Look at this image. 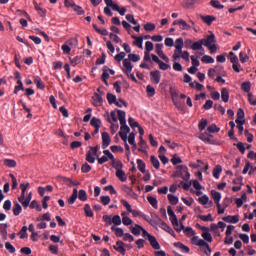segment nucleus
<instances>
[{"instance_id":"nucleus-16","label":"nucleus","mask_w":256,"mask_h":256,"mask_svg":"<svg viewBox=\"0 0 256 256\" xmlns=\"http://www.w3.org/2000/svg\"><path fill=\"white\" fill-rule=\"evenodd\" d=\"M225 72L221 73L219 71V68H210L208 70V77H210V79H215V75H223V77H225Z\"/></svg>"},{"instance_id":"nucleus-26","label":"nucleus","mask_w":256,"mask_h":256,"mask_svg":"<svg viewBox=\"0 0 256 256\" xmlns=\"http://www.w3.org/2000/svg\"><path fill=\"white\" fill-rule=\"evenodd\" d=\"M132 39H135V41L133 42L134 45H136V47H138L139 49H143V37L142 36H133L132 35Z\"/></svg>"},{"instance_id":"nucleus-13","label":"nucleus","mask_w":256,"mask_h":256,"mask_svg":"<svg viewBox=\"0 0 256 256\" xmlns=\"http://www.w3.org/2000/svg\"><path fill=\"white\" fill-rule=\"evenodd\" d=\"M123 71L124 73H131V71H133V64H131V60L130 59H124L123 60Z\"/></svg>"},{"instance_id":"nucleus-57","label":"nucleus","mask_w":256,"mask_h":256,"mask_svg":"<svg viewBox=\"0 0 256 256\" xmlns=\"http://www.w3.org/2000/svg\"><path fill=\"white\" fill-rule=\"evenodd\" d=\"M207 119H202L199 124H198V128L200 131H205V127H207Z\"/></svg>"},{"instance_id":"nucleus-9","label":"nucleus","mask_w":256,"mask_h":256,"mask_svg":"<svg viewBox=\"0 0 256 256\" xmlns=\"http://www.w3.org/2000/svg\"><path fill=\"white\" fill-rule=\"evenodd\" d=\"M150 79L153 83H155L156 85H159V83L161 81V72L159 70L151 71Z\"/></svg>"},{"instance_id":"nucleus-62","label":"nucleus","mask_w":256,"mask_h":256,"mask_svg":"<svg viewBox=\"0 0 256 256\" xmlns=\"http://www.w3.org/2000/svg\"><path fill=\"white\" fill-rule=\"evenodd\" d=\"M145 31H155V24L153 23H146L144 25Z\"/></svg>"},{"instance_id":"nucleus-49","label":"nucleus","mask_w":256,"mask_h":256,"mask_svg":"<svg viewBox=\"0 0 256 256\" xmlns=\"http://www.w3.org/2000/svg\"><path fill=\"white\" fill-rule=\"evenodd\" d=\"M78 199L80 201H87V192L85 190H79Z\"/></svg>"},{"instance_id":"nucleus-38","label":"nucleus","mask_w":256,"mask_h":256,"mask_svg":"<svg viewBox=\"0 0 256 256\" xmlns=\"http://www.w3.org/2000/svg\"><path fill=\"white\" fill-rule=\"evenodd\" d=\"M210 5L211 7H214V9H223L225 7L219 0H211Z\"/></svg>"},{"instance_id":"nucleus-53","label":"nucleus","mask_w":256,"mask_h":256,"mask_svg":"<svg viewBox=\"0 0 256 256\" xmlns=\"http://www.w3.org/2000/svg\"><path fill=\"white\" fill-rule=\"evenodd\" d=\"M100 201H101L102 205L107 206V205H109V203H111V197L101 196Z\"/></svg>"},{"instance_id":"nucleus-8","label":"nucleus","mask_w":256,"mask_h":256,"mask_svg":"<svg viewBox=\"0 0 256 256\" xmlns=\"http://www.w3.org/2000/svg\"><path fill=\"white\" fill-rule=\"evenodd\" d=\"M198 137L201 141L207 143L208 145H215V140L210 138L213 137V135H209L207 132L201 133Z\"/></svg>"},{"instance_id":"nucleus-20","label":"nucleus","mask_w":256,"mask_h":256,"mask_svg":"<svg viewBox=\"0 0 256 256\" xmlns=\"http://www.w3.org/2000/svg\"><path fill=\"white\" fill-rule=\"evenodd\" d=\"M174 247H177V249H180V251H182V253H189V251H191V249H189L188 246L184 245L181 242H175Z\"/></svg>"},{"instance_id":"nucleus-56","label":"nucleus","mask_w":256,"mask_h":256,"mask_svg":"<svg viewBox=\"0 0 256 256\" xmlns=\"http://www.w3.org/2000/svg\"><path fill=\"white\" fill-rule=\"evenodd\" d=\"M151 51H153V42L147 41L145 43V52L146 53H151Z\"/></svg>"},{"instance_id":"nucleus-50","label":"nucleus","mask_w":256,"mask_h":256,"mask_svg":"<svg viewBox=\"0 0 256 256\" xmlns=\"http://www.w3.org/2000/svg\"><path fill=\"white\" fill-rule=\"evenodd\" d=\"M202 63H215V59H213V57L209 56V55H204L201 58Z\"/></svg>"},{"instance_id":"nucleus-37","label":"nucleus","mask_w":256,"mask_h":256,"mask_svg":"<svg viewBox=\"0 0 256 256\" xmlns=\"http://www.w3.org/2000/svg\"><path fill=\"white\" fill-rule=\"evenodd\" d=\"M84 213L86 217H93V210L91 209V205L85 204L84 205Z\"/></svg>"},{"instance_id":"nucleus-21","label":"nucleus","mask_w":256,"mask_h":256,"mask_svg":"<svg viewBox=\"0 0 256 256\" xmlns=\"http://www.w3.org/2000/svg\"><path fill=\"white\" fill-rule=\"evenodd\" d=\"M201 19L206 25H211L213 21H217V18L215 16L207 15V16H201Z\"/></svg>"},{"instance_id":"nucleus-34","label":"nucleus","mask_w":256,"mask_h":256,"mask_svg":"<svg viewBox=\"0 0 256 256\" xmlns=\"http://www.w3.org/2000/svg\"><path fill=\"white\" fill-rule=\"evenodd\" d=\"M21 211H23V208L21 207V204L16 202L14 204V208H13V214L15 215V217L20 215Z\"/></svg>"},{"instance_id":"nucleus-17","label":"nucleus","mask_w":256,"mask_h":256,"mask_svg":"<svg viewBox=\"0 0 256 256\" xmlns=\"http://www.w3.org/2000/svg\"><path fill=\"white\" fill-rule=\"evenodd\" d=\"M222 220L225 221V223H239V216L238 215H228V216H224L222 218Z\"/></svg>"},{"instance_id":"nucleus-64","label":"nucleus","mask_w":256,"mask_h":256,"mask_svg":"<svg viewBox=\"0 0 256 256\" xmlns=\"http://www.w3.org/2000/svg\"><path fill=\"white\" fill-rule=\"evenodd\" d=\"M248 101L250 105H256V98L252 93H248Z\"/></svg>"},{"instance_id":"nucleus-14","label":"nucleus","mask_w":256,"mask_h":256,"mask_svg":"<svg viewBox=\"0 0 256 256\" xmlns=\"http://www.w3.org/2000/svg\"><path fill=\"white\" fill-rule=\"evenodd\" d=\"M107 101L109 103V105H116V107H121V104H119V102L117 101V96H115L112 93H108L107 94Z\"/></svg>"},{"instance_id":"nucleus-2","label":"nucleus","mask_w":256,"mask_h":256,"mask_svg":"<svg viewBox=\"0 0 256 256\" xmlns=\"http://www.w3.org/2000/svg\"><path fill=\"white\" fill-rule=\"evenodd\" d=\"M173 177H181L184 181H189L191 174H189V169L185 165H179L176 167V172Z\"/></svg>"},{"instance_id":"nucleus-3","label":"nucleus","mask_w":256,"mask_h":256,"mask_svg":"<svg viewBox=\"0 0 256 256\" xmlns=\"http://www.w3.org/2000/svg\"><path fill=\"white\" fill-rule=\"evenodd\" d=\"M103 91H101V88L97 89V92L94 93L92 99L94 101V105H96V107H99L101 105H103Z\"/></svg>"},{"instance_id":"nucleus-15","label":"nucleus","mask_w":256,"mask_h":256,"mask_svg":"<svg viewBox=\"0 0 256 256\" xmlns=\"http://www.w3.org/2000/svg\"><path fill=\"white\" fill-rule=\"evenodd\" d=\"M190 49H192V51H204L203 40L200 39L196 42H193V44L190 46Z\"/></svg>"},{"instance_id":"nucleus-48","label":"nucleus","mask_w":256,"mask_h":256,"mask_svg":"<svg viewBox=\"0 0 256 256\" xmlns=\"http://www.w3.org/2000/svg\"><path fill=\"white\" fill-rule=\"evenodd\" d=\"M175 49H178V51L183 50V38H177L175 41Z\"/></svg>"},{"instance_id":"nucleus-28","label":"nucleus","mask_w":256,"mask_h":256,"mask_svg":"<svg viewBox=\"0 0 256 256\" xmlns=\"http://www.w3.org/2000/svg\"><path fill=\"white\" fill-rule=\"evenodd\" d=\"M211 196H212V199L214 200V203H216V205H219V201H221V193L215 190H212Z\"/></svg>"},{"instance_id":"nucleus-7","label":"nucleus","mask_w":256,"mask_h":256,"mask_svg":"<svg viewBox=\"0 0 256 256\" xmlns=\"http://www.w3.org/2000/svg\"><path fill=\"white\" fill-rule=\"evenodd\" d=\"M199 229L203 231L202 237L204 238V241H207L208 243H212L213 236H211V233H209V228L205 226H199Z\"/></svg>"},{"instance_id":"nucleus-58","label":"nucleus","mask_w":256,"mask_h":256,"mask_svg":"<svg viewBox=\"0 0 256 256\" xmlns=\"http://www.w3.org/2000/svg\"><path fill=\"white\" fill-rule=\"evenodd\" d=\"M198 201L201 203V205H207V203H209V196L203 195L202 197L198 198Z\"/></svg>"},{"instance_id":"nucleus-61","label":"nucleus","mask_w":256,"mask_h":256,"mask_svg":"<svg viewBox=\"0 0 256 256\" xmlns=\"http://www.w3.org/2000/svg\"><path fill=\"white\" fill-rule=\"evenodd\" d=\"M239 57H240L241 63H247V61H249V57L247 56V54L243 52L239 53Z\"/></svg>"},{"instance_id":"nucleus-42","label":"nucleus","mask_w":256,"mask_h":256,"mask_svg":"<svg viewBox=\"0 0 256 256\" xmlns=\"http://www.w3.org/2000/svg\"><path fill=\"white\" fill-rule=\"evenodd\" d=\"M108 123H117V113L115 111L110 112V117L107 118Z\"/></svg>"},{"instance_id":"nucleus-40","label":"nucleus","mask_w":256,"mask_h":256,"mask_svg":"<svg viewBox=\"0 0 256 256\" xmlns=\"http://www.w3.org/2000/svg\"><path fill=\"white\" fill-rule=\"evenodd\" d=\"M136 163L141 173H144V174L147 173V171L145 170V162H143L141 159H137Z\"/></svg>"},{"instance_id":"nucleus-6","label":"nucleus","mask_w":256,"mask_h":256,"mask_svg":"<svg viewBox=\"0 0 256 256\" xmlns=\"http://www.w3.org/2000/svg\"><path fill=\"white\" fill-rule=\"evenodd\" d=\"M172 25H179L181 31H189L191 29V25L183 19L174 20Z\"/></svg>"},{"instance_id":"nucleus-18","label":"nucleus","mask_w":256,"mask_h":256,"mask_svg":"<svg viewBox=\"0 0 256 256\" xmlns=\"http://www.w3.org/2000/svg\"><path fill=\"white\" fill-rule=\"evenodd\" d=\"M148 241L151 247L154 248L156 251H159V249H161V245H159V242L157 241V238H155V236H150V239Z\"/></svg>"},{"instance_id":"nucleus-60","label":"nucleus","mask_w":256,"mask_h":256,"mask_svg":"<svg viewBox=\"0 0 256 256\" xmlns=\"http://www.w3.org/2000/svg\"><path fill=\"white\" fill-rule=\"evenodd\" d=\"M5 249L9 251V253H15V247L11 245L10 242L5 243Z\"/></svg>"},{"instance_id":"nucleus-45","label":"nucleus","mask_w":256,"mask_h":256,"mask_svg":"<svg viewBox=\"0 0 256 256\" xmlns=\"http://www.w3.org/2000/svg\"><path fill=\"white\" fill-rule=\"evenodd\" d=\"M182 231H184V233L187 237L195 236V231L191 227H186V228L184 227V229H182Z\"/></svg>"},{"instance_id":"nucleus-39","label":"nucleus","mask_w":256,"mask_h":256,"mask_svg":"<svg viewBox=\"0 0 256 256\" xmlns=\"http://www.w3.org/2000/svg\"><path fill=\"white\" fill-rule=\"evenodd\" d=\"M168 201L171 205H177V203H179V198L173 194H168Z\"/></svg>"},{"instance_id":"nucleus-23","label":"nucleus","mask_w":256,"mask_h":256,"mask_svg":"<svg viewBox=\"0 0 256 256\" xmlns=\"http://www.w3.org/2000/svg\"><path fill=\"white\" fill-rule=\"evenodd\" d=\"M221 99L224 103H229V90L227 88L221 89Z\"/></svg>"},{"instance_id":"nucleus-1","label":"nucleus","mask_w":256,"mask_h":256,"mask_svg":"<svg viewBox=\"0 0 256 256\" xmlns=\"http://www.w3.org/2000/svg\"><path fill=\"white\" fill-rule=\"evenodd\" d=\"M204 47L209 49L210 53H217V39L215 38V34L211 33L207 35L205 38L201 39Z\"/></svg>"},{"instance_id":"nucleus-11","label":"nucleus","mask_w":256,"mask_h":256,"mask_svg":"<svg viewBox=\"0 0 256 256\" xmlns=\"http://www.w3.org/2000/svg\"><path fill=\"white\" fill-rule=\"evenodd\" d=\"M113 249H115V251H118V253H121V255H125L126 253L125 243L121 240H118L116 242V245L113 246Z\"/></svg>"},{"instance_id":"nucleus-47","label":"nucleus","mask_w":256,"mask_h":256,"mask_svg":"<svg viewBox=\"0 0 256 256\" xmlns=\"http://www.w3.org/2000/svg\"><path fill=\"white\" fill-rule=\"evenodd\" d=\"M111 231L115 232L116 237H123V235H124L123 230L121 228H117L115 226L111 227Z\"/></svg>"},{"instance_id":"nucleus-22","label":"nucleus","mask_w":256,"mask_h":256,"mask_svg":"<svg viewBox=\"0 0 256 256\" xmlns=\"http://www.w3.org/2000/svg\"><path fill=\"white\" fill-rule=\"evenodd\" d=\"M34 83L37 87V89H45V83H43V80H41V77L34 76Z\"/></svg>"},{"instance_id":"nucleus-52","label":"nucleus","mask_w":256,"mask_h":256,"mask_svg":"<svg viewBox=\"0 0 256 256\" xmlns=\"http://www.w3.org/2000/svg\"><path fill=\"white\" fill-rule=\"evenodd\" d=\"M34 9L37 10V13L40 15V17H45V10L39 7V4H37L36 2H34Z\"/></svg>"},{"instance_id":"nucleus-19","label":"nucleus","mask_w":256,"mask_h":256,"mask_svg":"<svg viewBox=\"0 0 256 256\" xmlns=\"http://www.w3.org/2000/svg\"><path fill=\"white\" fill-rule=\"evenodd\" d=\"M193 245H196L197 247H203L204 245H207V242L203 239H199V236H194L192 238Z\"/></svg>"},{"instance_id":"nucleus-41","label":"nucleus","mask_w":256,"mask_h":256,"mask_svg":"<svg viewBox=\"0 0 256 256\" xmlns=\"http://www.w3.org/2000/svg\"><path fill=\"white\" fill-rule=\"evenodd\" d=\"M241 89L242 91H244L245 93H249V91H251V82L247 81V82H243L241 84Z\"/></svg>"},{"instance_id":"nucleus-55","label":"nucleus","mask_w":256,"mask_h":256,"mask_svg":"<svg viewBox=\"0 0 256 256\" xmlns=\"http://www.w3.org/2000/svg\"><path fill=\"white\" fill-rule=\"evenodd\" d=\"M229 59L232 64L239 63V57H237V55H235V53H233V52L229 53Z\"/></svg>"},{"instance_id":"nucleus-44","label":"nucleus","mask_w":256,"mask_h":256,"mask_svg":"<svg viewBox=\"0 0 256 256\" xmlns=\"http://www.w3.org/2000/svg\"><path fill=\"white\" fill-rule=\"evenodd\" d=\"M208 133H219V131H221V128L217 127L216 124H211L208 128H207Z\"/></svg>"},{"instance_id":"nucleus-35","label":"nucleus","mask_w":256,"mask_h":256,"mask_svg":"<svg viewBox=\"0 0 256 256\" xmlns=\"http://www.w3.org/2000/svg\"><path fill=\"white\" fill-rule=\"evenodd\" d=\"M150 161L154 169H159V167H161V163L159 162V159H157V157L151 156Z\"/></svg>"},{"instance_id":"nucleus-5","label":"nucleus","mask_w":256,"mask_h":256,"mask_svg":"<svg viewBox=\"0 0 256 256\" xmlns=\"http://www.w3.org/2000/svg\"><path fill=\"white\" fill-rule=\"evenodd\" d=\"M158 221L160 229H163V231H166V233H169V235L175 237V231L173 228H171V226H168L167 223H165V221L161 220L160 218H158Z\"/></svg>"},{"instance_id":"nucleus-31","label":"nucleus","mask_w":256,"mask_h":256,"mask_svg":"<svg viewBox=\"0 0 256 256\" xmlns=\"http://www.w3.org/2000/svg\"><path fill=\"white\" fill-rule=\"evenodd\" d=\"M90 125H91V127H94V128H101V119H99L97 117H93L90 120Z\"/></svg>"},{"instance_id":"nucleus-4","label":"nucleus","mask_w":256,"mask_h":256,"mask_svg":"<svg viewBox=\"0 0 256 256\" xmlns=\"http://www.w3.org/2000/svg\"><path fill=\"white\" fill-rule=\"evenodd\" d=\"M170 221H171L175 231H177L178 233H181V231H183V229H185V225H183V223H180V226H179V220L177 219V215L170 216Z\"/></svg>"},{"instance_id":"nucleus-27","label":"nucleus","mask_w":256,"mask_h":256,"mask_svg":"<svg viewBox=\"0 0 256 256\" xmlns=\"http://www.w3.org/2000/svg\"><path fill=\"white\" fill-rule=\"evenodd\" d=\"M122 191H124L125 194H127L129 197H133L137 194H135V191H133V188L127 186V185H123L122 186Z\"/></svg>"},{"instance_id":"nucleus-43","label":"nucleus","mask_w":256,"mask_h":256,"mask_svg":"<svg viewBox=\"0 0 256 256\" xmlns=\"http://www.w3.org/2000/svg\"><path fill=\"white\" fill-rule=\"evenodd\" d=\"M147 201L148 203L151 204V206L153 207V209H157L158 206H157V198L153 197V196H148L147 197Z\"/></svg>"},{"instance_id":"nucleus-59","label":"nucleus","mask_w":256,"mask_h":256,"mask_svg":"<svg viewBox=\"0 0 256 256\" xmlns=\"http://www.w3.org/2000/svg\"><path fill=\"white\" fill-rule=\"evenodd\" d=\"M199 219H201V221H213V216H211V214L208 215H199Z\"/></svg>"},{"instance_id":"nucleus-54","label":"nucleus","mask_w":256,"mask_h":256,"mask_svg":"<svg viewBox=\"0 0 256 256\" xmlns=\"http://www.w3.org/2000/svg\"><path fill=\"white\" fill-rule=\"evenodd\" d=\"M146 93L148 95V97H153L155 95V88H153V86L148 85L146 87Z\"/></svg>"},{"instance_id":"nucleus-36","label":"nucleus","mask_w":256,"mask_h":256,"mask_svg":"<svg viewBox=\"0 0 256 256\" xmlns=\"http://www.w3.org/2000/svg\"><path fill=\"white\" fill-rule=\"evenodd\" d=\"M112 167L116 169V171H121L123 170V162H121V160H114V162H112Z\"/></svg>"},{"instance_id":"nucleus-24","label":"nucleus","mask_w":256,"mask_h":256,"mask_svg":"<svg viewBox=\"0 0 256 256\" xmlns=\"http://www.w3.org/2000/svg\"><path fill=\"white\" fill-rule=\"evenodd\" d=\"M78 195H79V191L77 190V188H74L71 197L68 199L69 205H73V203L77 201Z\"/></svg>"},{"instance_id":"nucleus-30","label":"nucleus","mask_w":256,"mask_h":256,"mask_svg":"<svg viewBox=\"0 0 256 256\" xmlns=\"http://www.w3.org/2000/svg\"><path fill=\"white\" fill-rule=\"evenodd\" d=\"M9 226L7 224H0V234L2 236V238L5 240H7V228Z\"/></svg>"},{"instance_id":"nucleus-33","label":"nucleus","mask_w":256,"mask_h":256,"mask_svg":"<svg viewBox=\"0 0 256 256\" xmlns=\"http://www.w3.org/2000/svg\"><path fill=\"white\" fill-rule=\"evenodd\" d=\"M4 165L9 168L17 167V161L13 159H4Z\"/></svg>"},{"instance_id":"nucleus-46","label":"nucleus","mask_w":256,"mask_h":256,"mask_svg":"<svg viewBox=\"0 0 256 256\" xmlns=\"http://www.w3.org/2000/svg\"><path fill=\"white\" fill-rule=\"evenodd\" d=\"M86 161L88 163H95V155H93V153L91 152V150H89L87 153H86Z\"/></svg>"},{"instance_id":"nucleus-51","label":"nucleus","mask_w":256,"mask_h":256,"mask_svg":"<svg viewBox=\"0 0 256 256\" xmlns=\"http://www.w3.org/2000/svg\"><path fill=\"white\" fill-rule=\"evenodd\" d=\"M128 59L130 61H133V63H137L138 61H141V56H139L137 54H129Z\"/></svg>"},{"instance_id":"nucleus-32","label":"nucleus","mask_w":256,"mask_h":256,"mask_svg":"<svg viewBox=\"0 0 256 256\" xmlns=\"http://www.w3.org/2000/svg\"><path fill=\"white\" fill-rule=\"evenodd\" d=\"M116 177L119 179V181H127V176L125 175V171L123 170H116Z\"/></svg>"},{"instance_id":"nucleus-29","label":"nucleus","mask_w":256,"mask_h":256,"mask_svg":"<svg viewBox=\"0 0 256 256\" xmlns=\"http://www.w3.org/2000/svg\"><path fill=\"white\" fill-rule=\"evenodd\" d=\"M222 171H223V168L221 167V165L215 166V168L213 169V172H212L213 177L215 179H219Z\"/></svg>"},{"instance_id":"nucleus-25","label":"nucleus","mask_w":256,"mask_h":256,"mask_svg":"<svg viewBox=\"0 0 256 256\" xmlns=\"http://www.w3.org/2000/svg\"><path fill=\"white\" fill-rule=\"evenodd\" d=\"M142 230H143V227L141 225L135 224V227L131 228V233L132 235L139 237V235H141Z\"/></svg>"},{"instance_id":"nucleus-63","label":"nucleus","mask_w":256,"mask_h":256,"mask_svg":"<svg viewBox=\"0 0 256 256\" xmlns=\"http://www.w3.org/2000/svg\"><path fill=\"white\" fill-rule=\"evenodd\" d=\"M112 224H114V225H121V216L115 215L112 218Z\"/></svg>"},{"instance_id":"nucleus-10","label":"nucleus","mask_w":256,"mask_h":256,"mask_svg":"<svg viewBox=\"0 0 256 256\" xmlns=\"http://www.w3.org/2000/svg\"><path fill=\"white\" fill-rule=\"evenodd\" d=\"M111 145V136H109V133L103 132L102 133V149H107Z\"/></svg>"},{"instance_id":"nucleus-12","label":"nucleus","mask_w":256,"mask_h":256,"mask_svg":"<svg viewBox=\"0 0 256 256\" xmlns=\"http://www.w3.org/2000/svg\"><path fill=\"white\" fill-rule=\"evenodd\" d=\"M102 76H101V79L104 83V85H106L107 87L109 86V82L107 81V79H109V67L107 66H104L102 68Z\"/></svg>"}]
</instances>
